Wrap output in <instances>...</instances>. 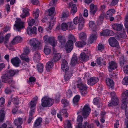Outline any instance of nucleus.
I'll list each match as a JSON object with an SVG mask.
<instances>
[{
  "instance_id": "1",
  "label": "nucleus",
  "mask_w": 128,
  "mask_h": 128,
  "mask_svg": "<svg viewBox=\"0 0 128 128\" xmlns=\"http://www.w3.org/2000/svg\"><path fill=\"white\" fill-rule=\"evenodd\" d=\"M18 71L16 70H10L1 77L2 82L10 84L12 82V76L18 74Z\"/></svg>"
},
{
  "instance_id": "2",
  "label": "nucleus",
  "mask_w": 128,
  "mask_h": 128,
  "mask_svg": "<svg viewBox=\"0 0 128 128\" xmlns=\"http://www.w3.org/2000/svg\"><path fill=\"white\" fill-rule=\"evenodd\" d=\"M30 44L31 48L33 50L36 48L39 49L41 48L40 43L36 38H33L30 41Z\"/></svg>"
},
{
  "instance_id": "3",
  "label": "nucleus",
  "mask_w": 128,
  "mask_h": 128,
  "mask_svg": "<svg viewBox=\"0 0 128 128\" xmlns=\"http://www.w3.org/2000/svg\"><path fill=\"white\" fill-rule=\"evenodd\" d=\"M42 105L43 107H50L53 104V100L47 97H43L42 99Z\"/></svg>"
},
{
  "instance_id": "4",
  "label": "nucleus",
  "mask_w": 128,
  "mask_h": 128,
  "mask_svg": "<svg viewBox=\"0 0 128 128\" xmlns=\"http://www.w3.org/2000/svg\"><path fill=\"white\" fill-rule=\"evenodd\" d=\"M44 39L45 43L50 44L53 47L56 44V41L54 37H49L47 36H45L44 37Z\"/></svg>"
},
{
  "instance_id": "5",
  "label": "nucleus",
  "mask_w": 128,
  "mask_h": 128,
  "mask_svg": "<svg viewBox=\"0 0 128 128\" xmlns=\"http://www.w3.org/2000/svg\"><path fill=\"white\" fill-rule=\"evenodd\" d=\"M17 20L15 21L16 24L14 26L16 27V30L20 32V30L24 28V22L21 21L20 18H17Z\"/></svg>"
},
{
  "instance_id": "6",
  "label": "nucleus",
  "mask_w": 128,
  "mask_h": 128,
  "mask_svg": "<svg viewBox=\"0 0 128 128\" xmlns=\"http://www.w3.org/2000/svg\"><path fill=\"white\" fill-rule=\"evenodd\" d=\"M90 111L91 109L88 105H85L82 112V114L84 118H86L88 116Z\"/></svg>"
},
{
  "instance_id": "7",
  "label": "nucleus",
  "mask_w": 128,
  "mask_h": 128,
  "mask_svg": "<svg viewBox=\"0 0 128 128\" xmlns=\"http://www.w3.org/2000/svg\"><path fill=\"white\" fill-rule=\"evenodd\" d=\"M58 40L60 45L61 48H63L66 42L65 36L62 34H59L58 36Z\"/></svg>"
},
{
  "instance_id": "8",
  "label": "nucleus",
  "mask_w": 128,
  "mask_h": 128,
  "mask_svg": "<svg viewBox=\"0 0 128 128\" xmlns=\"http://www.w3.org/2000/svg\"><path fill=\"white\" fill-rule=\"evenodd\" d=\"M73 41L68 40L66 45V51L67 53L70 52L73 49Z\"/></svg>"
},
{
  "instance_id": "9",
  "label": "nucleus",
  "mask_w": 128,
  "mask_h": 128,
  "mask_svg": "<svg viewBox=\"0 0 128 128\" xmlns=\"http://www.w3.org/2000/svg\"><path fill=\"white\" fill-rule=\"evenodd\" d=\"M108 42L110 45L112 47H116L118 45V42L114 38L110 37L108 39Z\"/></svg>"
},
{
  "instance_id": "10",
  "label": "nucleus",
  "mask_w": 128,
  "mask_h": 128,
  "mask_svg": "<svg viewBox=\"0 0 128 128\" xmlns=\"http://www.w3.org/2000/svg\"><path fill=\"white\" fill-rule=\"evenodd\" d=\"M114 34V33L113 31L108 29L103 30L100 33V36H110L113 35Z\"/></svg>"
},
{
  "instance_id": "11",
  "label": "nucleus",
  "mask_w": 128,
  "mask_h": 128,
  "mask_svg": "<svg viewBox=\"0 0 128 128\" xmlns=\"http://www.w3.org/2000/svg\"><path fill=\"white\" fill-rule=\"evenodd\" d=\"M77 81V86L80 90H87V87L85 84H83L81 82V79L78 78Z\"/></svg>"
},
{
  "instance_id": "12",
  "label": "nucleus",
  "mask_w": 128,
  "mask_h": 128,
  "mask_svg": "<svg viewBox=\"0 0 128 128\" xmlns=\"http://www.w3.org/2000/svg\"><path fill=\"white\" fill-rule=\"evenodd\" d=\"M37 29L35 26H34L32 28L30 26H28L27 29V33L29 35H31L32 34H37L36 31Z\"/></svg>"
},
{
  "instance_id": "13",
  "label": "nucleus",
  "mask_w": 128,
  "mask_h": 128,
  "mask_svg": "<svg viewBox=\"0 0 128 128\" xmlns=\"http://www.w3.org/2000/svg\"><path fill=\"white\" fill-rule=\"evenodd\" d=\"M118 67L117 64L113 61L109 62L108 68L110 72H111L112 70L117 68Z\"/></svg>"
},
{
  "instance_id": "14",
  "label": "nucleus",
  "mask_w": 128,
  "mask_h": 128,
  "mask_svg": "<svg viewBox=\"0 0 128 128\" xmlns=\"http://www.w3.org/2000/svg\"><path fill=\"white\" fill-rule=\"evenodd\" d=\"M11 62L12 64L16 67H18L19 66V64L21 62L20 59L17 56H16L12 59Z\"/></svg>"
},
{
  "instance_id": "15",
  "label": "nucleus",
  "mask_w": 128,
  "mask_h": 128,
  "mask_svg": "<svg viewBox=\"0 0 128 128\" xmlns=\"http://www.w3.org/2000/svg\"><path fill=\"white\" fill-rule=\"evenodd\" d=\"M98 80L99 79L98 78L92 77L88 80V84L90 86L93 85L98 82Z\"/></svg>"
},
{
  "instance_id": "16",
  "label": "nucleus",
  "mask_w": 128,
  "mask_h": 128,
  "mask_svg": "<svg viewBox=\"0 0 128 128\" xmlns=\"http://www.w3.org/2000/svg\"><path fill=\"white\" fill-rule=\"evenodd\" d=\"M61 68L63 71L66 72L68 70V63L66 61L64 60H63L61 64Z\"/></svg>"
},
{
  "instance_id": "17",
  "label": "nucleus",
  "mask_w": 128,
  "mask_h": 128,
  "mask_svg": "<svg viewBox=\"0 0 128 128\" xmlns=\"http://www.w3.org/2000/svg\"><path fill=\"white\" fill-rule=\"evenodd\" d=\"M83 118L82 116L80 115H78L77 118V120L78 125L76 127H78V128H82V122Z\"/></svg>"
},
{
  "instance_id": "18",
  "label": "nucleus",
  "mask_w": 128,
  "mask_h": 128,
  "mask_svg": "<svg viewBox=\"0 0 128 128\" xmlns=\"http://www.w3.org/2000/svg\"><path fill=\"white\" fill-rule=\"evenodd\" d=\"M112 27L114 30L120 31L122 30L123 28V26L120 24H112Z\"/></svg>"
},
{
  "instance_id": "19",
  "label": "nucleus",
  "mask_w": 128,
  "mask_h": 128,
  "mask_svg": "<svg viewBox=\"0 0 128 128\" xmlns=\"http://www.w3.org/2000/svg\"><path fill=\"white\" fill-rule=\"evenodd\" d=\"M40 54L38 52H36L34 53L33 59L35 62H39L40 60Z\"/></svg>"
},
{
  "instance_id": "20",
  "label": "nucleus",
  "mask_w": 128,
  "mask_h": 128,
  "mask_svg": "<svg viewBox=\"0 0 128 128\" xmlns=\"http://www.w3.org/2000/svg\"><path fill=\"white\" fill-rule=\"evenodd\" d=\"M64 76V80L66 81H67L70 80L72 74V71L69 70L66 72Z\"/></svg>"
},
{
  "instance_id": "21",
  "label": "nucleus",
  "mask_w": 128,
  "mask_h": 128,
  "mask_svg": "<svg viewBox=\"0 0 128 128\" xmlns=\"http://www.w3.org/2000/svg\"><path fill=\"white\" fill-rule=\"evenodd\" d=\"M115 12V10L114 9H110L108 10L106 13V18L107 19L112 16L113 14H114Z\"/></svg>"
},
{
  "instance_id": "22",
  "label": "nucleus",
  "mask_w": 128,
  "mask_h": 128,
  "mask_svg": "<svg viewBox=\"0 0 128 128\" xmlns=\"http://www.w3.org/2000/svg\"><path fill=\"white\" fill-rule=\"evenodd\" d=\"M22 38L20 36H17L15 37L11 42V43L12 45H14L22 41Z\"/></svg>"
},
{
  "instance_id": "23",
  "label": "nucleus",
  "mask_w": 128,
  "mask_h": 128,
  "mask_svg": "<svg viewBox=\"0 0 128 128\" xmlns=\"http://www.w3.org/2000/svg\"><path fill=\"white\" fill-rule=\"evenodd\" d=\"M6 114L5 111L4 110V108H2L0 110V123L3 122L4 118Z\"/></svg>"
},
{
  "instance_id": "24",
  "label": "nucleus",
  "mask_w": 128,
  "mask_h": 128,
  "mask_svg": "<svg viewBox=\"0 0 128 128\" xmlns=\"http://www.w3.org/2000/svg\"><path fill=\"white\" fill-rule=\"evenodd\" d=\"M29 15V13L27 8H23L22 10V13L20 15V17L22 18H25Z\"/></svg>"
},
{
  "instance_id": "25",
  "label": "nucleus",
  "mask_w": 128,
  "mask_h": 128,
  "mask_svg": "<svg viewBox=\"0 0 128 128\" xmlns=\"http://www.w3.org/2000/svg\"><path fill=\"white\" fill-rule=\"evenodd\" d=\"M112 102H110L108 104L109 106H116L118 105L119 103V100L118 98H116L112 99Z\"/></svg>"
},
{
  "instance_id": "26",
  "label": "nucleus",
  "mask_w": 128,
  "mask_h": 128,
  "mask_svg": "<svg viewBox=\"0 0 128 128\" xmlns=\"http://www.w3.org/2000/svg\"><path fill=\"white\" fill-rule=\"evenodd\" d=\"M53 62L52 60L50 61L46 64V68L47 71L49 72L51 70L54 65Z\"/></svg>"
},
{
  "instance_id": "27",
  "label": "nucleus",
  "mask_w": 128,
  "mask_h": 128,
  "mask_svg": "<svg viewBox=\"0 0 128 128\" xmlns=\"http://www.w3.org/2000/svg\"><path fill=\"white\" fill-rule=\"evenodd\" d=\"M89 58L88 56L86 55V53L84 52H82L80 55V59L84 61H86L88 60Z\"/></svg>"
},
{
  "instance_id": "28",
  "label": "nucleus",
  "mask_w": 128,
  "mask_h": 128,
  "mask_svg": "<svg viewBox=\"0 0 128 128\" xmlns=\"http://www.w3.org/2000/svg\"><path fill=\"white\" fill-rule=\"evenodd\" d=\"M128 100L126 98H122V108L124 109H126L128 104Z\"/></svg>"
},
{
  "instance_id": "29",
  "label": "nucleus",
  "mask_w": 128,
  "mask_h": 128,
  "mask_svg": "<svg viewBox=\"0 0 128 128\" xmlns=\"http://www.w3.org/2000/svg\"><path fill=\"white\" fill-rule=\"evenodd\" d=\"M78 59L77 56L74 54L72 58L71 62L72 66H74L78 63Z\"/></svg>"
},
{
  "instance_id": "30",
  "label": "nucleus",
  "mask_w": 128,
  "mask_h": 128,
  "mask_svg": "<svg viewBox=\"0 0 128 128\" xmlns=\"http://www.w3.org/2000/svg\"><path fill=\"white\" fill-rule=\"evenodd\" d=\"M34 113V109L31 110L29 112V115L28 122V124L30 123L32 120L34 118V117L32 116L33 114Z\"/></svg>"
},
{
  "instance_id": "31",
  "label": "nucleus",
  "mask_w": 128,
  "mask_h": 128,
  "mask_svg": "<svg viewBox=\"0 0 128 128\" xmlns=\"http://www.w3.org/2000/svg\"><path fill=\"white\" fill-rule=\"evenodd\" d=\"M106 82L107 85L110 88H112L114 87V84L112 80L107 78L106 80Z\"/></svg>"
},
{
  "instance_id": "32",
  "label": "nucleus",
  "mask_w": 128,
  "mask_h": 128,
  "mask_svg": "<svg viewBox=\"0 0 128 128\" xmlns=\"http://www.w3.org/2000/svg\"><path fill=\"white\" fill-rule=\"evenodd\" d=\"M23 120L22 118H20L15 119L14 122L16 126H19L23 122Z\"/></svg>"
},
{
  "instance_id": "33",
  "label": "nucleus",
  "mask_w": 128,
  "mask_h": 128,
  "mask_svg": "<svg viewBox=\"0 0 128 128\" xmlns=\"http://www.w3.org/2000/svg\"><path fill=\"white\" fill-rule=\"evenodd\" d=\"M86 43L84 40H82V41H80L76 42V45L78 47H82L86 45Z\"/></svg>"
},
{
  "instance_id": "34",
  "label": "nucleus",
  "mask_w": 128,
  "mask_h": 128,
  "mask_svg": "<svg viewBox=\"0 0 128 128\" xmlns=\"http://www.w3.org/2000/svg\"><path fill=\"white\" fill-rule=\"evenodd\" d=\"M36 68L39 72L42 73L43 72L44 66L42 64H38L36 65Z\"/></svg>"
},
{
  "instance_id": "35",
  "label": "nucleus",
  "mask_w": 128,
  "mask_h": 128,
  "mask_svg": "<svg viewBox=\"0 0 128 128\" xmlns=\"http://www.w3.org/2000/svg\"><path fill=\"white\" fill-rule=\"evenodd\" d=\"M69 12L67 11L64 12L62 14V16L60 18L61 19L62 21L65 20L68 16Z\"/></svg>"
},
{
  "instance_id": "36",
  "label": "nucleus",
  "mask_w": 128,
  "mask_h": 128,
  "mask_svg": "<svg viewBox=\"0 0 128 128\" xmlns=\"http://www.w3.org/2000/svg\"><path fill=\"white\" fill-rule=\"evenodd\" d=\"M42 121V118H38L35 121L34 125L33 128L40 126Z\"/></svg>"
},
{
  "instance_id": "37",
  "label": "nucleus",
  "mask_w": 128,
  "mask_h": 128,
  "mask_svg": "<svg viewBox=\"0 0 128 128\" xmlns=\"http://www.w3.org/2000/svg\"><path fill=\"white\" fill-rule=\"evenodd\" d=\"M80 98V96L78 95H76L74 97L73 99V102L74 106L77 105L78 104Z\"/></svg>"
},
{
  "instance_id": "38",
  "label": "nucleus",
  "mask_w": 128,
  "mask_h": 128,
  "mask_svg": "<svg viewBox=\"0 0 128 128\" xmlns=\"http://www.w3.org/2000/svg\"><path fill=\"white\" fill-rule=\"evenodd\" d=\"M61 57V56L60 53H55L52 60L54 62H56Z\"/></svg>"
},
{
  "instance_id": "39",
  "label": "nucleus",
  "mask_w": 128,
  "mask_h": 128,
  "mask_svg": "<svg viewBox=\"0 0 128 128\" xmlns=\"http://www.w3.org/2000/svg\"><path fill=\"white\" fill-rule=\"evenodd\" d=\"M77 10V9L76 5L75 4H73L72 6L70 13L72 15H74L76 13Z\"/></svg>"
},
{
  "instance_id": "40",
  "label": "nucleus",
  "mask_w": 128,
  "mask_h": 128,
  "mask_svg": "<svg viewBox=\"0 0 128 128\" xmlns=\"http://www.w3.org/2000/svg\"><path fill=\"white\" fill-rule=\"evenodd\" d=\"M93 102L94 104L98 105V106L99 108L102 106L101 103L99 100V98H94L93 100Z\"/></svg>"
},
{
  "instance_id": "41",
  "label": "nucleus",
  "mask_w": 128,
  "mask_h": 128,
  "mask_svg": "<svg viewBox=\"0 0 128 128\" xmlns=\"http://www.w3.org/2000/svg\"><path fill=\"white\" fill-rule=\"evenodd\" d=\"M80 16L79 18H78V17H77L74 18V22L75 24H77L78 23L79 24L80 22V20H82L81 19V18L84 19L82 16H80Z\"/></svg>"
},
{
  "instance_id": "42",
  "label": "nucleus",
  "mask_w": 128,
  "mask_h": 128,
  "mask_svg": "<svg viewBox=\"0 0 128 128\" xmlns=\"http://www.w3.org/2000/svg\"><path fill=\"white\" fill-rule=\"evenodd\" d=\"M20 57L22 60L27 62H28L29 60L30 59L28 56L25 55L24 53H23L20 55Z\"/></svg>"
},
{
  "instance_id": "43",
  "label": "nucleus",
  "mask_w": 128,
  "mask_h": 128,
  "mask_svg": "<svg viewBox=\"0 0 128 128\" xmlns=\"http://www.w3.org/2000/svg\"><path fill=\"white\" fill-rule=\"evenodd\" d=\"M81 19L82 20H80V22L78 24V29L79 30H82L83 28L84 25V19L82 18Z\"/></svg>"
},
{
  "instance_id": "44",
  "label": "nucleus",
  "mask_w": 128,
  "mask_h": 128,
  "mask_svg": "<svg viewBox=\"0 0 128 128\" xmlns=\"http://www.w3.org/2000/svg\"><path fill=\"white\" fill-rule=\"evenodd\" d=\"M67 25L68 30H71L74 28L73 23L71 22H69L67 23Z\"/></svg>"
},
{
  "instance_id": "45",
  "label": "nucleus",
  "mask_w": 128,
  "mask_h": 128,
  "mask_svg": "<svg viewBox=\"0 0 128 128\" xmlns=\"http://www.w3.org/2000/svg\"><path fill=\"white\" fill-rule=\"evenodd\" d=\"M84 128H94V126L93 125H91L88 123L86 122H84L82 126Z\"/></svg>"
},
{
  "instance_id": "46",
  "label": "nucleus",
  "mask_w": 128,
  "mask_h": 128,
  "mask_svg": "<svg viewBox=\"0 0 128 128\" xmlns=\"http://www.w3.org/2000/svg\"><path fill=\"white\" fill-rule=\"evenodd\" d=\"M80 38L81 40H85L86 38V34L84 32H82L79 34Z\"/></svg>"
},
{
  "instance_id": "47",
  "label": "nucleus",
  "mask_w": 128,
  "mask_h": 128,
  "mask_svg": "<svg viewBox=\"0 0 128 128\" xmlns=\"http://www.w3.org/2000/svg\"><path fill=\"white\" fill-rule=\"evenodd\" d=\"M97 38V34L95 32L94 34H92L90 37V40L92 42L95 40H96Z\"/></svg>"
},
{
  "instance_id": "48",
  "label": "nucleus",
  "mask_w": 128,
  "mask_h": 128,
  "mask_svg": "<svg viewBox=\"0 0 128 128\" xmlns=\"http://www.w3.org/2000/svg\"><path fill=\"white\" fill-rule=\"evenodd\" d=\"M120 34L119 32L115 36L116 38L118 40H122L123 38H124V35L123 34L122 36H121L120 35Z\"/></svg>"
},
{
  "instance_id": "49",
  "label": "nucleus",
  "mask_w": 128,
  "mask_h": 128,
  "mask_svg": "<svg viewBox=\"0 0 128 128\" xmlns=\"http://www.w3.org/2000/svg\"><path fill=\"white\" fill-rule=\"evenodd\" d=\"M50 49L49 48L48 46H45L44 52L45 54L46 55L49 54L50 52Z\"/></svg>"
},
{
  "instance_id": "50",
  "label": "nucleus",
  "mask_w": 128,
  "mask_h": 128,
  "mask_svg": "<svg viewBox=\"0 0 128 128\" xmlns=\"http://www.w3.org/2000/svg\"><path fill=\"white\" fill-rule=\"evenodd\" d=\"M124 25L126 28H128V14L125 16Z\"/></svg>"
},
{
  "instance_id": "51",
  "label": "nucleus",
  "mask_w": 128,
  "mask_h": 128,
  "mask_svg": "<svg viewBox=\"0 0 128 128\" xmlns=\"http://www.w3.org/2000/svg\"><path fill=\"white\" fill-rule=\"evenodd\" d=\"M67 25V24L65 23H62L61 25V29L65 31L68 30Z\"/></svg>"
},
{
  "instance_id": "52",
  "label": "nucleus",
  "mask_w": 128,
  "mask_h": 128,
  "mask_svg": "<svg viewBox=\"0 0 128 128\" xmlns=\"http://www.w3.org/2000/svg\"><path fill=\"white\" fill-rule=\"evenodd\" d=\"M39 10L38 8L36 9V11L34 12L33 13V16H34V18L35 19H36L38 18L39 16Z\"/></svg>"
},
{
  "instance_id": "53",
  "label": "nucleus",
  "mask_w": 128,
  "mask_h": 128,
  "mask_svg": "<svg viewBox=\"0 0 128 128\" xmlns=\"http://www.w3.org/2000/svg\"><path fill=\"white\" fill-rule=\"evenodd\" d=\"M54 11L55 8L54 7H53L50 8L48 10V15L49 16H50L52 15Z\"/></svg>"
},
{
  "instance_id": "54",
  "label": "nucleus",
  "mask_w": 128,
  "mask_h": 128,
  "mask_svg": "<svg viewBox=\"0 0 128 128\" xmlns=\"http://www.w3.org/2000/svg\"><path fill=\"white\" fill-rule=\"evenodd\" d=\"M125 60L124 57L122 56L120 59V64L121 66H123L125 64Z\"/></svg>"
},
{
  "instance_id": "55",
  "label": "nucleus",
  "mask_w": 128,
  "mask_h": 128,
  "mask_svg": "<svg viewBox=\"0 0 128 128\" xmlns=\"http://www.w3.org/2000/svg\"><path fill=\"white\" fill-rule=\"evenodd\" d=\"M71 126V124L68 120L66 121L65 122V128H69Z\"/></svg>"
},
{
  "instance_id": "56",
  "label": "nucleus",
  "mask_w": 128,
  "mask_h": 128,
  "mask_svg": "<svg viewBox=\"0 0 128 128\" xmlns=\"http://www.w3.org/2000/svg\"><path fill=\"white\" fill-rule=\"evenodd\" d=\"M10 36V34H7L5 37V41L4 43L5 44H6L8 42V39Z\"/></svg>"
},
{
  "instance_id": "57",
  "label": "nucleus",
  "mask_w": 128,
  "mask_h": 128,
  "mask_svg": "<svg viewBox=\"0 0 128 128\" xmlns=\"http://www.w3.org/2000/svg\"><path fill=\"white\" fill-rule=\"evenodd\" d=\"M29 80L27 82L28 83L30 84H32V82H34L35 81L36 78L34 77L31 76L29 78Z\"/></svg>"
},
{
  "instance_id": "58",
  "label": "nucleus",
  "mask_w": 128,
  "mask_h": 128,
  "mask_svg": "<svg viewBox=\"0 0 128 128\" xmlns=\"http://www.w3.org/2000/svg\"><path fill=\"white\" fill-rule=\"evenodd\" d=\"M62 102L64 106H66L69 105V102L67 101L66 99H64L62 100L61 101Z\"/></svg>"
},
{
  "instance_id": "59",
  "label": "nucleus",
  "mask_w": 128,
  "mask_h": 128,
  "mask_svg": "<svg viewBox=\"0 0 128 128\" xmlns=\"http://www.w3.org/2000/svg\"><path fill=\"white\" fill-rule=\"evenodd\" d=\"M68 38L69 40H72L73 42H76V41L74 37L72 34H69L68 36Z\"/></svg>"
},
{
  "instance_id": "60",
  "label": "nucleus",
  "mask_w": 128,
  "mask_h": 128,
  "mask_svg": "<svg viewBox=\"0 0 128 128\" xmlns=\"http://www.w3.org/2000/svg\"><path fill=\"white\" fill-rule=\"evenodd\" d=\"M122 84L124 85L128 84V76L125 77L122 81Z\"/></svg>"
},
{
  "instance_id": "61",
  "label": "nucleus",
  "mask_w": 128,
  "mask_h": 128,
  "mask_svg": "<svg viewBox=\"0 0 128 128\" xmlns=\"http://www.w3.org/2000/svg\"><path fill=\"white\" fill-rule=\"evenodd\" d=\"M4 99L3 98H0V107H2L4 106Z\"/></svg>"
},
{
  "instance_id": "62",
  "label": "nucleus",
  "mask_w": 128,
  "mask_h": 128,
  "mask_svg": "<svg viewBox=\"0 0 128 128\" xmlns=\"http://www.w3.org/2000/svg\"><path fill=\"white\" fill-rule=\"evenodd\" d=\"M66 96L67 97L70 98L72 96V90H68V92H66Z\"/></svg>"
},
{
  "instance_id": "63",
  "label": "nucleus",
  "mask_w": 128,
  "mask_h": 128,
  "mask_svg": "<svg viewBox=\"0 0 128 128\" xmlns=\"http://www.w3.org/2000/svg\"><path fill=\"white\" fill-rule=\"evenodd\" d=\"M123 70L125 73L128 74V65H126L123 68Z\"/></svg>"
},
{
  "instance_id": "64",
  "label": "nucleus",
  "mask_w": 128,
  "mask_h": 128,
  "mask_svg": "<svg viewBox=\"0 0 128 128\" xmlns=\"http://www.w3.org/2000/svg\"><path fill=\"white\" fill-rule=\"evenodd\" d=\"M122 98H127L128 97V90H126L124 93L122 94Z\"/></svg>"
}]
</instances>
